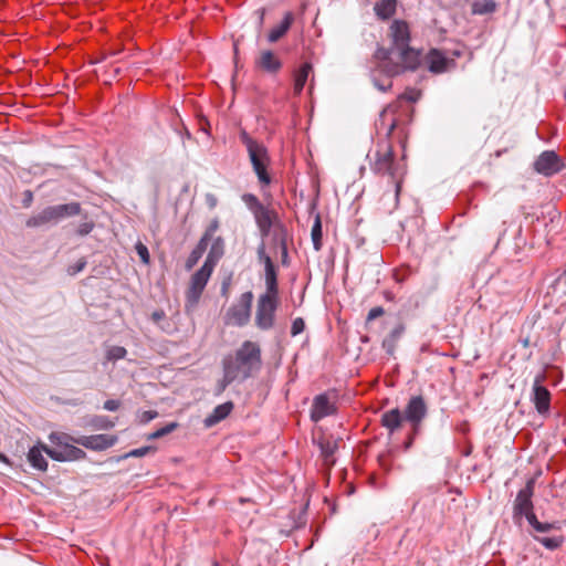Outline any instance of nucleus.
<instances>
[{
  "label": "nucleus",
  "instance_id": "nucleus-1",
  "mask_svg": "<svg viewBox=\"0 0 566 566\" xmlns=\"http://www.w3.org/2000/svg\"><path fill=\"white\" fill-rule=\"evenodd\" d=\"M391 48L375 52L377 69L389 77L415 71L421 64L420 52L409 46L410 30L407 22L395 20L390 28Z\"/></svg>",
  "mask_w": 566,
  "mask_h": 566
},
{
  "label": "nucleus",
  "instance_id": "nucleus-2",
  "mask_svg": "<svg viewBox=\"0 0 566 566\" xmlns=\"http://www.w3.org/2000/svg\"><path fill=\"white\" fill-rule=\"evenodd\" d=\"M260 346L251 340H245L234 354L223 358V378L221 387L224 389L234 380H245L261 367Z\"/></svg>",
  "mask_w": 566,
  "mask_h": 566
},
{
  "label": "nucleus",
  "instance_id": "nucleus-3",
  "mask_svg": "<svg viewBox=\"0 0 566 566\" xmlns=\"http://www.w3.org/2000/svg\"><path fill=\"white\" fill-rule=\"evenodd\" d=\"M369 161L375 174L390 177L398 197L406 170L403 165L395 161L391 144L388 140L378 143L375 151L369 155Z\"/></svg>",
  "mask_w": 566,
  "mask_h": 566
},
{
  "label": "nucleus",
  "instance_id": "nucleus-4",
  "mask_svg": "<svg viewBox=\"0 0 566 566\" xmlns=\"http://www.w3.org/2000/svg\"><path fill=\"white\" fill-rule=\"evenodd\" d=\"M240 140L247 147L253 171L255 172L260 185L262 187L269 186L272 182V178L268 171L271 160L266 147L262 143L253 139L244 130L240 134Z\"/></svg>",
  "mask_w": 566,
  "mask_h": 566
},
{
  "label": "nucleus",
  "instance_id": "nucleus-5",
  "mask_svg": "<svg viewBox=\"0 0 566 566\" xmlns=\"http://www.w3.org/2000/svg\"><path fill=\"white\" fill-rule=\"evenodd\" d=\"M50 441L60 449L44 448L45 453L53 460L60 462L77 461L86 458V453L75 447L78 437H73L65 432H51Z\"/></svg>",
  "mask_w": 566,
  "mask_h": 566
},
{
  "label": "nucleus",
  "instance_id": "nucleus-6",
  "mask_svg": "<svg viewBox=\"0 0 566 566\" xmlns=\"http://www.w3.org/2000/svg\"><path fill=\"white\" fill-rule=\"evenodd\" d=\"M80 211L81 207L77 202L52 206L43 209L38 214L30 217L25 224L29 228H38L49 223H56L63 218L78 214Z\"/></svg>",
  "mask_w": 566,
  "mask_h": 566
},
{
  "label": "nucleus",
  "instance_id": "nucleus-7",
  "mask_svg": "<svg viewBox=\"0 0 566 566\" xmlns=\"http://www.w3.org/2000/svg\"><path fill=\"white\" fill-rule=\"evenodd\" d=\"M213 272L210 262H205L203 265L191 276L189 287L186 292V311H192Z\"/></svg>",
  "mask_w": 566,
  "mask_h": 566
},
{
  "label": "nucleus",
  "instance_id": "nucleus-8",
  "mask_svg": "<svg viewBox=\"0 0 566 566\" xmlns=\"http://www.w3.org/2000/svg\"><path fill=\"white\" fill-rule=\"evenodd\" d=\"M279 296L260 295L256 304L255 325L262 331L271 329L275 323Z\"/></svg>",
  "mask_w": 566,
  "mask_h": 566
},
{
  "label": "nucleus",
  "instance_id": "nucleus-9",
  "mask_svg": "<svg viewBox=\"0 0 566 566\" xmlns=\"http://www.w3.org/2000/svg\"><path fill=\"white\" fill-rule=\"evenodd\" d=\"M252 300V292L243 293L238 303L233 304L228 310L226 314V323L235 326H244L248 324L251 316Z\"/></svg>",
  "mask_w": 566,
  "mask_h": 566
},
{
  "label": "nucleus",
  "instance_id": "nucleus-10",
  "mask_svg": "<svg viewBox=\"0 0 566 566\" xmlns=\"http://www.w3.org/2000/svg\"><path fill=\"white\" fill-rule=\"evenodd\" d=\"M535 479H530L526 485L520 490L514 501V517L525 516L527 521L533 513L532 496L534 494Z\"/></svg>",
  "mask_w": 566,
  "mask_h": 566
},
{
  "label": "nucleus",
  "instance_id": "nucleus-11",
  "mask_svg": "<svg viewBox=\"0 0 566 566\" xmlns=\"http://www.w3.org/2000/svg\"><path fill=\"white\" fill-rule=\"evenodd\" d=\"M428 70L434 74H441L454 67L455 62L449 59L438 49H431L423 57Z\"/></svg>",
  "mask_w": 566,
  "mask_h": 566
},
{
  "label": "nucleus",
  "instance_id": "nucleus-12",
  "mask_svg": "<svg viewBox=\"0 0 566 566\" xmlns=\"http://www.w3.org/2000/svg\"><path fill=\"white\" fill-rule=\"evenodd\" d=\"M544 379V375H537L535 377L532 394V401L534 402L536 410L541 415L547 413L551 407V392L546 387L542 385Z\"/></svg>",
  "mask_w": 566,
  "mask_h": 566
},
{
  "label": "nucleus",
  "instance_id": "nucleus-13",
  "mask_svg": "<svg viewBox=\"0 0 566 566\" xmlns=\"http://www.w3.org/2000/svg\"><path fill=\"white\" fill-rule=\"evenodd\" d=\"M427 405L421 396L412 397L406 409H405V418L412 424L415 431L418 430L421 421L427 416Z\"/></svg>",
  "mask_w": 566,
  "mask_h": 566
},
{
  "label": "nucleus",
  "instance_id": "nucleus-14",
  "mask_svg": "<svg viewBox=\"0 0 566 566\" xmlns=\"http://www.w3.org/2000/svg\"><path fill=\"white\" fill-rule=\"evenodd\" d=\"M117 442V437L114 434H93V436H78L76 444L93 451H103L113 447Z\"/></svg>",
  "mask_w": 566,
  "mask_h": 566
},
{
  "label": "nucleus",
  "instance_id": "nucleus-15",
  "mask_svg": "<svg viewBox=\"0 0 566 566\" xmlns=\"http://www.w3.org/2000/svg\"><path fill=\"white\" fill-rule=\"evenodd\" d=\"M258 255L260 261L263 262L264 264L266 285V292L264 293V295L279 296L277 273L275 265L273 264L271 258L265 253L263 248L259 249Z\"/></svg>",
  "mask_w": 566,
  "mask_h": 566
},
{
  "label": "nucleus",
  "instance_id": "nucleus-16",
  "mask_svg": "<svg viewBox=\"0 0 566 566\" xmlns=\"http://www.w3.org/2000/svg\"><path fill=\"white\" fill-rule=\"evenodd\" d=\"M563 165L554 151H544L534 163V169L544 176H552L562 169Z\"/></svg>",
  "mask_w": 566,
  "mask_h": 566
},
{
  "label": "nucleus",
  "instance_id": "nucleus-17",
  "mask_svg": "<svg viewBox=\"0 0 566 566\" xmlns=\"http://www.w3.org/2000/svg\"><path fill=\"white\" fill-rule=\"evenodd\" d=\"M253 216L263 237H268L270 234L271 228L279 223L277 213L264 205L259 207V209L253 212Z\"/></svg>",
  "mask_w": 566,
  "mask_h": 566
},
{
  "label": "nucleus",
  "instance_id": "nucleus-18",
  "mask_svg": "<svg viewBox=\"0 0 566 566\" xmlns=\"http://www.w3.org/2000/svg\"><path fill=\"white\" fill-rule=\"evenodd\" d=\"M335 412L334 405L328 400L326 395H319L315 397L311 410V418L314 421H319L321 419L331 416Z\"/></svg>",
  "mask_w": 566,
  "mask_h": 566
},
{
  "label": "nucleus",
  "instance_id": "nucleus-19",
  "mask_svg": "<svg viewBox=\"0 0 566 566\" xmlns=\"http://www.w3.org/2000/svg\"><path fill=\"white\" fill-rule=\"evenodd\" d=\"M398 109V104H390L380 114L378 120V128L380 130H385L386 136H390L394 129L397 126L396 112Z\"/></svg>",
  "mask_w": 566,
  "mask_h": 566
},
{
  "label": "nucleus",
  "instance_id": "nucleus-20",
  "mask_svg": "<svg viewBox=\"0 0 566 566\" xmlns=\"http://www.w3.org/2000/svg\"><path fill=\"white\" fill-rule=\"evenodd\" d=\"M256 65L265 72L276 73L282 67V62L272 51L264 50L261 51L256 60Z\"/></svg>",
  "mask_w": 566,
  "mask_h": 566
},
{
  "label": "nucleus",
  "instance_id": "nucleus-21",
  "mask_svg": "<svg viewBox=\"0 0 566 566\" xmlns=\"http://www.w3.org/2000/svg\"><path fill=\"white\" fill-rule=\"evenodd\" d=\"M294 21V15L292 12H286L284 14V18L282 20V22L274 27L268 34V41L270 43H275L277 42L280 39H282L286 33L287 31L290 30L292 23Z\"/></svg>",
  "mask_w": 566,
  "mask_h": 566
},
{
  "label": "nucleus",
  "instance_id": "nucleus-22",
  "mask_svg": "<svg viewBox=\"0 0 566 566\" xmlns=\"http://www.w3.org/2000/svg\"><path fill=\"white\" fill-rule=\"evenodd\" d=\"M44 448H49L48 446L43 443H39L34 447H32L28 452V461L30 464L41 471H46L48 469V462L45 458L43 457Z\"/></svg>",
  "mask_w": 566,
  "mask_h": 566
},
{
  "label": "nucleus",
  "instance_id": "nucleus-23",
  "mask_svg": "<svg viewBox=\"0 0 566 566\" xmlns=\"http://www.w3.org/2000/svg\"><path fill=\"white\" fill-rule=\"evenodd\" d=\"M233 409V403L228 401V402H224V403H221L219 406H217L212 413L209 415L206 419H205V426L207 428H210L214 424H217L218 422H220L221 420L226 419L230 412L232 411Z\"/></svg>",
  "mask_w": 566,
  "mask_h": 566
},
{
  "label": "nucleus",
  "instance_id": "nucleus-24",
  "mask_svg": "<svg viewBox=\"0 0 566 566\" xmlns=\"http://www.w3.org/2000/svg\"><path fill=\"white\" fill-rule=\"evenodd\" d=\"M318 447L321 449L322 457L324 458L325 464L329 465L334 463L333 455L338 448L337 441L328 437H322L318 440Z\"/></svg>",
  "mask_w": 566,
  "mask_h": 566
},
{
  "label": "nucleus",
  "instance_id": "nucleus-25",
  "mask_svg": "<svg viewBox=\"0 0 566 566\" xmlns=\"http://www.w3.org/2000/svg\"><path fill=\"white\" fill-rule=\"evenodd\" d=\"M402 422V415L399 409L395 408L389 411H386L381 416V424L388 429L390 432H394L398 428H400Z\"/></svg>",
  "mask_w": 566,
  "mask_h": 566
},
{
  "label": "nucleus",
  "instance_id": "nucleus-26",
  "mask_svg": "<svg viewBox=\"0 0 566 566\" xmlns=\"http://www.w3.org/2000/svg\"><path fill=\"white\" fill-rule=\"evenodd\" d=\"M311 72H312V65L307 62L303 63L300 66V69L295 72V75H294V93L295 94H300L303 91Z\"/></svg>",
  "mask_w": 566,
  "mask_h": 566
},
{
  "label": "nucleus",
  "instance_id": "nucleus-27",
  "mask_svg": "<svg viewBox=\"0 0 566 566\" xmlns=\"http://www.w3.org/2000/svg\"><path fill=\"white\" fill-rule=\"evenodd\" d=\"M396 6V0H380L375 6V12L379 18L388 19L395 13Z\"/></svg>",
  "mask_w": 566,
  "mask_h": 566
},
{
  "label": "nucleus",
  "instance_id": "nucleus-28",
  "mask_svg": "<svg viewBox=\"0 0 566 566\" xmlns=\"http://www.w3.org/2000/svg\"><path fill=\"white\" fill-rule=\"evenodd\" d=\"M528 523L532 525V527L539 534L549 533L552 531H560L562 525L559 522H553V523H542L539 522L535 515H531Z\"/></svg>",
  "mask_w": 566,
  "mask_h": 566
},
{
  "label": "nucleus",
  "instance_id": "nucleus-29",
  "mask_svg": "<svg viewBox=\"0 0 566 566\" xmlns=\"http://www.w3.org/2000/svg\"><path fill=\"white\" fill-rule=\"evenodd\" d=\"M222 254H223V240L221 238H217L213 241L211 249L209 251V254L205 262H210L211 268L214 269L218 260L222 256Z\"/></svg>",
  "mask_w": 566,
  "mask_h": 566
},
{
  "label": "nucleus",
  "instance_id": "nucleus-30",
  "mask_svg": "<svg viewBox=\"0 0 566 566\" xmlns=\"http://www.w3.org/2000/svg\"><path fill=\"white\" fill-rule=\"evenodd\" d=\"M534 538L541 543L543 546H545L548 549H556L560 547L564 543V536L557 535V536H544V535H535Z\"/></svg>",
  "mask_w": 566,
  "mask_h": 566
},
{
  "label": "nucleus",
  "instance_id": "nucleus-31",
  "mask_svg": "<svg viewBox=\"0 0 566 566\" xmlns=\"http://www.w3.org/2000/svg\"><path fill=\"white\" fill-rule=\"evenodd\" d=\"M322 222L319 216L315 217L312 230H311V237L313 247L316 251H319L322 249Z\"/></svg>",
  "mask_w": 566,
  "mask_h": 566
},
{
  "label": "nucleus",
  "instance_id": "nucleus-32",
  "mask_svg": "<svg viewBox=\"0 0 566 566\" xmlns=\"http://www.w3.org/2000/svg\"><path fill=\"white\" fill-rule=\"evenodd\" d=\"M207 245L208 241L201 238L198 245L192 250L187 260V269H191L198 262V260L202 256L203 252L206 251Z\"/></svg>",
  "mask_w": 566,
  "mask_h": 566
},
{
  "label": "nucleus",
  "instance_id": "nucleus-33",
  "mask_svg": "<svg viewBox=\"0 0 566 566\" xmlns=\"http://www.w3.org/2000/svg\"><path fill=\"white\" fill-rule=\"evenodd\" d=\"M496 3L493 0L475 1L472 4V12L474 14H486L495 11Z\"/></svg>",
  "mask_w": 566,
  "mask_h": 566
},
{
  "label": "nucleus",
  "instance_id": "nucleus-34",
  "mask_svg": "<svg viewBox=\"0 0 566 566\" xmlns=\"http://www.w3.org/2000/svg\"><path fill=\"white\" fill-rule=\"evenodd\" d=\"M127 352L122 346H112L106 352L107 360H118L126 356Z\"/></svg>",
  "mask_w": 566,
  "mask_h": 566
},
{
  "label": "nucleus",
  "instance_id": "nucleus-35",
  "mask_svg": "<svg viewBox=\"0 0 566 566\" xmlns=\"http://www.w3.org/2000/svg\"><path fill=\"white\" fill-rule=\"evenodd\" d=\"M242 200L244 201V203L248 206V208L251 210L252 213L254 211H256L259 209V207L263 206V203L260 202L258 197L252 193L243 195Z\"/></svg>",
  "mask_w": 566,
  "mask_h": 566
},
{
  "label": "nucleus",
  "instance_id": "nucleus-36",
  "mask_svg": "<svg viewBox=\"0 0 566 566\" xmlns=\"http://www.w3.org/2000/svg\"><path fill=\"white\" fill-rule=\"evenodd\" d=\"M177 428V423L176 422H171V423H168L167 426L151 432L149 436H148V439L149 440H153V439H159L170 432H172L175 429Z\"/></svg>",
  "mask_w": 566,
  "mask_h": 566
},
{
  "label": "nucleus",
  "instance_id": "nucleus-37",
  "mask_svg": "<svg viewBox=\"0 0 566 566\" xmlns=\"http://www.w3.org/2000/svg\"><path fill=\"white\" fill-rule=\"evenodd\" d=\"M135 249H136V252H137L138 256L140 258L142 262L144 264H148L150 256H149L147 247L145 244H143L142 242H137Z\"/></svg>",
  "mask_w": 566,
  "mask_h": 566
},
{
  "label": "nucleus",
  "instance_id": "nucleus-38",
  "mask_svg": "<svg viewBox=\"0 0 566 566\" xmlns=\"http://www.w3.org/2000/svg\"><path fill=\"white\" fill-rule=\"evenodd\" d=\"M305 328V323L301 317H297L293 321L292 327H291V334L292 336H296L301 334Z\"/></svg>",
  "mask_w": 566,
  "mask_h": 566
},
{
  "label": "nucleus",
  "instance_id": "nucleus-39",
  "mask_svg": "<svg viewBox=\"0 0 566 566\" xmlns=\"http://www.w3.org/2000/svg\"><path fill=\"white\" fill-rule=\"evenodd\" d=\"M150 451H153V448H150V447H143V448H138V449H134V450L129 451L126 454V457L140 458V457L146 455Z\"/></svg>",
  "mask_w": 566,
  "mask_h": 566
},
{
  "label": "nucleus",
  "instance_id": "nucleus-40",
  "mask_svg": "<svg viewBox=\"0 0 566 566\" xmlns=\"http://www.w3.org/2000/svg\"><path fill=\"white\" fill-rule=\"evenodd\" d=\"M419 97H420V92L415 88H410L401 95V98L407 99L409 102H417L419 99Z\"/></svg>",
  "mask_w": 566,
  "mask_h": 566
},
{
  "label": "nucleus",
  "instance_id": "nucleus-41",
  "mask_svg": "<svg viewBox=\"0 0 566 566\" xmlns=\"http://www.w3.org/2000/svg\"><path fill=\"white\" fill-rule=\"evenodd\" d=\"M219 222L218 220H213L210 226L208 227L207 231L205 232L202 239H206V241L209 242V240L212 238L214 232L218 230Z\"/></svg>",
  "mask_w": 566,
  "mask_h": 566
},
{
  "label": "nucleus",
  "instance_id": "nucleus-42",
  "mask_svg": "<svg viewBox=\"0 0 566 566\" xmlns=\"http://www.w3.org/2000/svg\"><path fill=\"white\" fill-rule=\"evenodd\" d=\"M385 311L381 306L373 307L367 315V323L384 315Z\"/></svg>",
  "mask_w": 566,
  "mask_h": 566
},
{
  "label": "nucleus",
  "instance_id": "nucleus-43",
  "mask_svg": "<svg viewBox=\"0 0 566 566\" xmlns=\"http://www.w3.org/2000/svg\"><path fill=\"white\" fill-rule=\"evenodd\" d=\"M85 265H86V261L80 260L75 265L70 266L67 272H69V274L74 275V274L81 272L85 268Z\"/></svg>",
  "mask_w": 566,
  "mask_h": 566
},
{
  "label": "nucleus",
  "instance_id": "nucleus-44",
  "mask_svg": "<svg viewBox=\"0 0 566 566\" xmlns=\"http://www.w3.org/2000/svg\"><path fill=\"white\" fill-rule=\"evenodd\" d=\"M396 342H397V340H394L392 338L387 337V338L382 342V347L387 350V353L392 354V353H394V350H395V347H396Z\"/></svg>",
  "mask_w": 566,
  "mask_h": 566
},
{
  "label": "nucleus",
  "instance_id": "nucleus-45",
  "mask_svg": "<svg viewBox=\"0 0 566 566\" xmlns=\"http://www.w3.org/2000/svg\"><path fill=\"white\" fill-rule=\"evenodd\" d=\"M94 426L97 428H101V429H108V428H112L114 426V423L112 421H108L105 418H98L94 422Z\"/></svg>",
  "mask_w": 566,
  "mask_h": 566
},
{
  "label": "nucleus",
  "instance_id": "nucleus-46",
  "mask_svg": "<svg viewBox=\"0 0 566 566\" xmlns=\"http://www.w3.org/2000/svg\"><path fill=\"white\" fill-rule=\"evenodd\" d=\"M104 408L108 411H115L119 408V402L117 400H106L104 403Z\"/></svg>",
  "mask_w": 566,
  "mask_h": 566
},
{
  "label": "nucleus",
  "instance_id": "nucleus-47",
  "mask_svg": "<svg viewBox=\"0 0 566 566\" xmlns=\"http://www.w3.org/2000/svg\"><path fill=\"white\" fill-rule=\"evenodd\" d=\"M157 415L158 413L156 411H151V410L144 411L140 420H142V422H148V421L155 419L157 417Z\"/></svg>",
  "mask_w": 566,
  "mask_h": 566
},
{
  "label": "nucleus",
  "instance_id": "nucleus-48",
  "mask_svg": "<svg viewBox=\"0 0 566 566\" xmlns=\"http://www.w3.org/2000/svg\"><path fill=\"white\" fill-rule=\"evenodd\" d=\"M255 13L258 14V18H259V29H261L263 27V23H264L265 9L261 8L259 10H256Z\"/></svg>",
  "mask_w": 566,
  "mask_h": 566
},
{
  "label": "nucleus",
  "instance_id": "nucleus-49",
  "mask_svg": "<svg viewBox=\"0 0 566 566\" xmlns=\"http://www.w3.org/2000/svg\"><path fill=\"white\" fill-rule=\"evenodd\" d=\"M164 317H165V313H164V311H155V312L151 314V319H153L155 323H159Z\"/></svg>",
  "mask_w": 566,
  "mask_h": 566
},
{
  "label": "nucleus",
  "instance_id": "nucleus-50",
  "mask_svg": "<svg viewBox=\"0 0 566 566\" xmlns=\"http://www.w3.org/2000/svg\"><path fill=\"white\" fill-rule=\"evenodd\" d=\"M402 332H403V327L399 326L390 333L389 337L392 338L394 340H397L400 337V335L402 334Z\"/></svg>",
  "mask_w": 566,
  "mask_h": 566
},
{
  "label": "nucleus",
  "instance_id": "nucleus-51",
  "mask_svg": "<svg viewBox=\"0 0 566 566\" xmlns=\"http://www.w3.org/2000/svg\"><path fill=\"white\" fill-rule=\"evenodd\" d=\"M93 229V226L90 224V223H84L78 229V233L84 235V234H87L91 232V230Z\"/></svg>",
  "mask_w": 566,
  "mask_h": 566
},
{
  "label": "nucleus",
  "instance_id": "nucleus-52",
  "mask_svg": "<svg viewBox=\"0 0 566 566\" xmlns=\"http://www.w3.org/2000/svg\"><path fill=\"white\" fill-rule=\"evenodd\" d=\"M281 253H282V262L285 263L287 259V248L285 242H281Z\"/></svg>",
  "mask_w": 566,
  "mask_h": 566
},
{
  "label": "nucleus",
  "instance_id": "nucleus-53",
  "mask_svg": "<svg viewBox=\"0 0 566 566\" xmlns=\"http://www.w3.org/2000/svg\"><path fill=\"white\" fill-rule=\"evenodd\" d=\"M376 85L378 86V88L382 92L387 91L388 88H390L391 86V82H388L386 85H380L378 83H376Z\"/></svg>",
  "mask_w": 566,
  "mask_h": 566
},
{
  "label": "nucleus",
  "instance_id": "nucleus-54",
  "mask_svg": "<svg viewBox=\"0 0 566 566\" xmlns=\"http://www.w3.org/2000/svg\"><path fill=\"white\" fill-rule=\"evenodd\" d=\"M207 199H208V202H209L210 207L213 208L216 206V203H217V199L214 197H212V196H208Z\"/></svg>",
  "mask_w": 566,
  "mask_h": 566
},
{
  "label": "nucleus",
  "instance_id": "nucleus-55",
  "mask_svg": "<svg viewBox=\"0 0 566 566\" xmlns=\"http://www.w3.org/2000/svg\"><path fill=\"white\" fill-rule=\"evenodd\" d=\"M0 461L8 463V458L4 454L0 453Z\"/></svg>",
  "mask_w": 566,
  "mask_h": 566
},
{
  "label": "nucleus",
  "instance_id": "nucleus-56",
  "mask_svg": "<svg viewBox=\"0 0 566 566\" xmlns=\"http://www.w3.org/2000/svg\"><path fill=\"white\" fill-rule=\"evenodd\" d=\"M27 200H28V202H30L32 200V193L30 191L28 192Z\"/></svg>",
  "mask_w": 566,
  "mask_h": 566
}]
</instances>
